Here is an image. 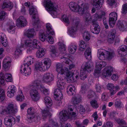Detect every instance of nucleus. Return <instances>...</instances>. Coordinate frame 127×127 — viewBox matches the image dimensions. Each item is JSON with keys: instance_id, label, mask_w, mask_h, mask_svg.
<instances>
[{"instance_id": "obj_14", "label": "nucleus", "mask_w": 127, "mask_h": 127, "mask_svg": "<svg viewBox=\"0 0 127 127\" xmlns=\"http://www.w3.org/2000/svg\"><path fill=\"white\" fill-rule=\"evenodd\" d=\"M15 120L12 116H8L6 117L4 119V123L7 127H11L12 124L15 123Z\"/></svg>"}, {"instance_id": "obj_3", "label": "nucleus", "mask_w": 127, "mask_h": 127, "mask_svg": "<svg viewBox=\"0 0 127 127\" xmlns=\"http://www.w3.org/2000/svg\"><path fill=\"white\" fill-rule=\"evenodd\" d=\"M25 44L28 48V51H30L34 48L39 50L36 53V56L38 58H41L45 55V49L40 47V44L36 39H34L33 40L28 39L25 41Z\"/></svg>"}, {"instance_id": "obj_41", "label": "nucleus", "mask_w": 127, "mask_h": 127, "mask_svg": "<svg viewBox=\"0 0 127 127\" xmlns=\"http://www.w3.org/2000/svg\"><path fill=\"white\" fill-rule=\"evenodd\" d=\"M91 50L89 47H88L86 49L84 53V55L86 59L89 60L90 59L91 57Z\"/></svg>"}, {"instance_id": "obj_13", "label": "nucleus", "mask_w": 127, "mask_h": 127, "mask_svg": "<svg viewBox=\"0 0 127 127\" xmlns=\"http://www.w3.org/2000/svg\"><path fill=\"white\" fill-rule=\"evenodd\" d=\"M27 117L28 119L30 120L29 121H35L37 119L36 116L34 115L35 113L34 109L32 107H30L27 110Z\"/></svg>"}, {"instance_id": "obj_27", "label": "nucleus", "mask_w": 127, "mask_h": 127, "mask_svg": "<svg viewBox=\"0 0 127 127\" xmlns=\"http://www.w3.org/2000/svg\"><path fill=\"white\" fill-rule=\"evenodd\" d=\"M61 58L62 59V61H63V63L64 64L65 63L66 64H69V63L70 64L69 67V69L70 70H71L72 68L74 67V65L71 64V61L69 59L66 58H65L64 57L63 58L61 57Z\"/></svg>"}, {"instance_id": "obj_64", "label": "nucleus", "mask_w": 127, "mask_h": 127, "mask_svg": "<svg viewBox=\"0 0 127 127\" xmlns=\"http://www.w3.org/2000/svg\"><path fill=\"white\" fill-rule=\"evenodd\" d=\"M62 19L63 21L67 23H69V20L67 16L65 15H64L62 17Z\"/></svg>"}, {"instance_id": "obj_47", "label": "nucleus", "mask_w": 127, "mask_h": 127, "mask_svg": "<svg viewBox=\"0 0 127 127\" xmlns=\"http://www.w3.org/2000/svg\"><path fill=\"white\" fill-rule=\"evenodd\" d=\"M26 64V63L25 64H23L21 65V67L20 69L21 72L23 74L24 73H25V72H26L25 70L26 69L27 67H28L29 66L28 64Z\"/></svg>"}, {"instance_id": "obj_44", "label": "nucleus", "mask_w": 127, "mask_h": 127, "mask_svg": "<svg viewBox=\"0 0 127 127\" xmlns=\"http://www.w3.org/2000/svg\"><path fill=\"white\" fill-rule=\"evenodd\" d=\"M77 48L76 45L71 44L69 47L68 50L70 53H73L76 51Z\"/></svg>"}, {"instance_id": "obj_24", "label": "nucleus", "mask_w": 127, "mask_h": 127, "mask_svg": "<svg viewBox=\"0 0 127 127\" xmlns=\"http://www.w3.org/2000/svg\"><path fill=\"white\" fill-rule=\"evenodd\" d=\"M113 70L112 67L110 66L106 67L104 70V76H105L106 77L110 76Z\"/></svg>"}, {"instance_id": "obj_55", "label": "nucleus", "mask_w": 127, "mask_h": 127, "mask_svg": "<svg viewBox=\"0 0 127 127\" xmlns=\"http://www.w3.org/2000/svg\"><path fill=\"white\" fill-rule=\"evenodd\" d=\"M92 106L94 108H96L98 107V105L97 104V101L95 100H92L90 102Z\"/></svg>"}, {"instance_id": "obj_39", "label": "nucleus", "mask_w": 127, "mask_h": 127, "mask_svg": "<svg viewBox=\"0 0 127 127\" xmlns=\"http://www.w3.org/2000/svg\"><path fill=\"white\" fill-rule=\"evenodd\" d=\"M50 51L51 52L53 56H57L59 55V53L56 50L55 47L52 45L50 46L49 47Z\"/></svg>"}, {"instance_id": "obj_31", "label": "nucleus", "mask_w": 127, "mask_h": 127, "mask_svg": "<svg viewBox=\"0 0 127 127\" xmlns=\"http://www.w3.org/2000/svg\"><path fill=\"white\" fill-rule=\"evenodd\" d=\"M88 72L87 71H85L84 69H81L80 76V79L82 80H84L87 77Z\"/></svg>"}, {"instance_id": "obj_46", "label": "nucleus", "mask_w": 127, "mask_h": 127, "mask_svg": "<svg viewBox=\"0 0 127 127\" xmlns=\"http://www.w3.org/2000/svg\"><path fill=\"white\" fill-rule=\"evenodd\" d=\"M5 98V92L2 89H0V102H1Z\"/></svg>"}, {"instance_id": "obj_43", "label": "nucleus", "mask_w": 127, "mask_h": 127, "mask_svg": "<svg viewBox=\"0 0 127 127\" xmlns=\"http://www.w3.org/2000/svg\"><path fill=\"white\" fill-rule=\"evenodd\" d=\"M10 65V62L7 59H5L3 64V67L4 69L9 68Z\"/></svg>"}, {"instance_id": "obj_20", "label": "nucleus", "mask_w": 127, "mask_h": 127, "mask_svg": "<svg viewBox=\"0 0 127 127\" xmlns=\"http://www.w3.org/2000/svg\"><path fill=\"white\" fill-rule=\"evenodd\" d=\"M115 54L114 51L112 50L110 52L105 50L104 51V57L105 59L111 60L114 56Z\"/></svg>"}, {"instance_id": "obj_49", "label": "nucleus", "mask_w": 127, "mask_h": 127, "mask_svg": "<svg viewBox=\"0 0 127 127\" xmlns=\"http://www.w3.org/2000/svg\"><path fill=\"white\" fill-rule=\"evenodd\" d=\"M109 17L110 18L117 20V14L115 12H112L109 14Z\"/></svg>"}, {"instance_id": "obj_52", "label": "nucleus", "mask_w": 127, "mask_h": 127, "mask_svg": "<svg viewBox=\"0 0 127 127\" xmlns=\"http://www.w3.org/2000/svg\"><path fill=\"white\" fill-rule=\"evenodd\" d=\"M107 88L110 91V94L111 95V91L113 90L114 88V85L113 84L109 83L107 85Z\"/></svg>"}, {"instance_id": "obj_25", "label": "nucleus", "mask_w": 127, "mask_h": 127, "mask_svg": "<svg viewBox=\"0 0 127 127\" xmlns=\"http://www.w3.org/2000/svg\"><path fill=\"white\" fill-rule=\"evenodd\" d=\"M8 31L12 33H14L15 32V26L13 22L11 21L7 24Z\"/></svg>"}, {"instance_id": "obj_57", "label": "nucleus", "mask_w": 127, "mask_h": 127, "mask_svg": "<svg viewBox=\"0 0 127 127\" xmlns=\"http://www.w3.org/2000/svg\"><path fill=\"white\" fill-rule=\"evenodd\" d=\"M6 14L5 12L4 11H1L0 13V21L3 20L6 16Z\"/></svg>"}, {"instance_id": "obj_23", "label": "nucleus", "mask_w": 127, "mask_h": 127, "mask_svg": "<svg viewBox=\"0 0 127 127\" xmlns=\"http://www.w3.org/2000/svg\"><path fill=\"white\" fill-rule=\"evenodd\" d=\"M116 33L115 30H112L111 31L108 35V41L109 43H112L113 42Z\"/></svg>"}, {"instance_id": "obj_15", "label": "nucleus", "mask_w": 127, "mask_h": 127, "mask_svg": "<svg viewBox=\"0 0 127 127\" xmlns=\"http://www.w3.org/2000/svg\"><path fill=\"white\" fill-rule=\"evenodd\" d=\"M42 71H45L47 70L50 67L51 64V61L49 59L45 58L42 61Z\"/></svg>"}, {"instance_id": "obj_29", "label": "nucleus", "mask_w": 127, "mask_h": 127, "mask_svg": "<svg viewBox=\"0 0 127 127\" xmlns=\"http://www.w3.org/2000/svg\"><path fill=\"white\" fill-rule=\"evenodd\" d=\"M59 46V49L60 51L61 54H65L66 53L65 45L63 43L59 42L58 43Z\"/></svg>"}, {"instance_id": "obj_34", "label": "nucleus", "mask_w": 127, "mask_h": 127, "mask_svg": "<svg viewBox=\"0 0 127 127\" xmlns=\"http://www.w3.org/2000/svg\"><path fill=\"white\" fill-rule=\"evenodd\" d=\"M13 7V4L11 2L7 0H4L3 1L2 8L4 9L5 8L9 7L10 8H11Z\"/></svg>"}, {"instance_id": "obj_18", "label": "nucleus", "mask_w": 127, "mask_h": 127, "mask_svg": "<svg viewBox=\"0 0 127 127\" xmlns=\"http://www.w3.org/2000/svg\"><path fill=\"white\" fill-rule=\"evenodd\" d=\"M27 22L23 16H20L18 19L16 25L17 26L24 27L27 24Z\"/></svg>"}, {"instance_id": "obj_54", "label": "nucleus", "mask_w": 127, "mask_h": 127, "mask_svg": "<svg viewBox=\"0 0 127 127\" xmlns=\"http://www.w3.org/2000/svg\"><path fill=\"white\" fill-rule=\"evenodd\" d=\"M21 49H20L19 47L17 48L14 54L15 58H17L18 57L19 55L21 54Z\"/></svg>"}, {"instance_id": "obj_45", "label": "nucleus", "mask_w": 127, "mask_h": 127, "mask_svg": "<svg viewBox=\"0 0 127 127\" xmlns=\"http://www.w3.org/2000/svg\"><path fill=\"white\" fill-rule=\"evenodd\" d=\"M83 37L85 40L88 41L90 39V34L88 32L85 31L83 34Z\"/></svg>"}, {"instance_id": "obj_61", "label": "nucleus", "mask_w": 127, "mask_h": 127, "mask_svg": "<svg viewBox=\"0 0 127 127\" xmlns=\"http://www.w3.org/2000/svg\"><path fill=\"white\" fill-rule=\"evenodd\" d=\"M115 105L116 107L119 108H121L123 106L121 101L120 100L115 102Z\"/></svg>"}, {"instance_id": "obj_28", "label": "nucleus", "mask_w": 127, "mask_h": 127, "mask_svg": "<svg viewBox=\"0 0 127 127\" xmlns=\"http://www.w3.org/2000/svg\"><path fill=\"white\" fill-rule=\"evenodd\" d=\"M75 86L70 85L68 87L67 89V93L70 95H72L75 94Z\"/></svg>"}, {"instance_id": "obj_33", "label": "nucleus", "mask_w": 127, "mask_h": 127, "mask_svg": "<svg viewBox=\"0 0 127 127\" xmlns=\"http://www.w3.org/2000/svg\"><path fill=\"white\" fill-rule=\"evenodd\" d=\"M9 91L7 92L8 96L10 97H13L14 95L15 91V87L14 86H11L9 88H8Z\"/></svg>"}, {"instance_id": "obj_10", "label": "nucleus", "mask_w": 127, "mask_h": 127, "mask_svg": "<svg viewBox=\"0 0 127 127\" xmlns=\"http://www.w3.org/2000/svg\"><path fill=\"white\" fill-rule=\"evenodd\" d=\"M29 11L31 15L33 14L32 16L33 21H34L35 25L37 24L39 22V20L36 9L33 6H32L30 8Z\"/></svg>"}, {"instance_id": "obj_58", "label": "nucleus", "mask_w": 127, "mask_h": 127, "mask_svg": "<svg viewBox=\"0 0 127 127\" xmlns=\"http://www.w3.org/2000/svg\"><path fill=\"white\" fill-rule=\"evenodd\" d=\"M122 10L123 13L126 14L127 13V3H126L123 5Z\"/></svg>"}, {"instance_id": "obj_2", "label": "nucleus", "mask_w": 127, "mask_h": 127, "mask_svg": "<svg viewBox=\"0 0 127 127\" xmlns=\"http://www.w3.org/2000/svg\"><path fill=\"white\" fill-rule=\"evenodd\" d=\"M40 83V82L38 80L35 81L31 86V88L32 89L30 91V95L32 100L34 101L39 100L40 97L39 94L35 88L37 89H40L41 92H43L45 95H48V94L47 90L45 89L43 86Z\"/></svg>"}, {"instance_id": "obj_62", "label": "nucleus", "mask_w": 127, "mask_h": 127, "mask_svg": "<svg viewBox=\"0 0 127 127\" xmlns=\"http://www.w3.org/2000/svg\"><path fill=\"white\" fill-rule=\"evenodd\" d=\"M115 120L119 125H125L126 123L123 120H120L119 119H115Z\"/></svg>"}, {"instance_id": "obj_63", "label": "nucleus", "mask_w": 127, "mask_h": 127, "mask_svg": "<svg viewBox=\"0 0 127 127\" xmlns=\"http://www.w3.org/2000/svg\"><path fill=\"white\" fill-rule=\"evenodd\" d=\"M46 39L49 43L50 44L53 43L54 42V39L52 36L48 35V36Z\"/></svg>"}, {"instance_id": "obj_30", "label": "nucleus", "mask_w": 127, "mask_h": 127, "mask_svg": "<svg viewBox=\"0 0 127 127\" xmlns=\"http://www.w3.org/2000/svg\"><path fill=\"white\" fill-rule=\"evenodd\" d=\"M35 33L34 30L33 28L29 29L27 31L25 35L28 38H32L34 36Z\"/></svg>"}, {"instance_id": "obj_21", "label": "nucleus", "mask_w": 127, "mask_h": 127, "mask_svg": "<svg viewBox=\"0 0 127 127\" xmlns=\"http://www.w3.org/2000/svg\"><path fill=\"white\" fill-rule=\"evenodd\" d=\"M54 97L55 100H60L63 98V95L61 91L59 89H56L54 92Z\"/></svg>"}, {"instance_id": "obj_37", "label": "nucleus", "mask_w": 127, "mask_h": 127, "mask_svg": "<svg viewBox=\"0 0 127 127\" xmlns=\"http://www.w3.org/2000/svg\"><path fill=\"white\" fill-rule=\"evenodd\" d=\"M9 113H15L16 112L17 109H15L14 107V105L12 104H9L6 109Z\"/></svg>"}, {"instance_id": "obj_7", "label": "nucleus", "mask_w": 127, "mask_h": 127, "mask_svg": "<svg viewBox=\"0 0 127 127\" xmlns=\"http://www.w3.org/2000/svg\"><path fill=\"white\" fill-rule=\"evenodd\" d=\"M46 34H44L42 30H40L39 32V38L42 41H44L47 38L48 35H53L54 32L53 31L51 28V26L49 23H47L46 25Z\"/></svg>"}, {"instance_id": "obj_51", "label": "nucleus", "mask_w": 127, "mask_h": 127, "mask_svg": "<svg viewBox=\"0 0 127 127\" xmlns=\"http://www.w3.org/2000/svg\"><path fill=\"white\" fill-rule=\"evenodd\" d=\"M103 15V14H98L96 13H95L94 15V20L95 21H97L99 19L102 18Z\"/></svg>"}, {"instance_id": "obj_50", "label": "nucleus", "mask_w": 127, "mask_h": 127, "mask_svg": "<svg viewBox=\"0 0 127 127\" xmlns=\"http://www.w3.org/2000/svg\"><path fill=\"white\" fill-rule=\"evenodd\" d=\"M21 94L19 95H17V96L16 99L17 101L21 102L25 98L24 96L23 95L22 91H21Z\"/></svg>"}, {"instance_id": "obj_4", "label": "nucleus", "mask_w": 127, "mask_h": 127, "mask_svg": "<svg viewBox=\"0 0 127 127\" xmlns=\"http://www.w3.org/2000/svg\"><path fill=\"white\" fill-rule=\"evenodd\" d=\"M74 108L72 105L69 106L68 107V112L66 110H63L59 113V117L60 120L62 122L67 120L69 118V115L71 116L72 118L75 120L77 118L76 113L73 111Z\"/></svg>"}, {"instance_id": "obj_56", "label": "nucleus", "mask_w": 127, "mask_h": 127, "mask_svg": "<svg viewBox=\"0 0 127 127\" xmlns=\"http://www.w3.org/2000/svg\"><path fill=\"white\" fill-rule=\"evenodd\" d=\"M116 20L114 19L109 18V23L111 28H112L114 26Z\"/></svg>"}, {"instance_id": "obj_6", "label": "nucleus", "mask_w": 127, "mask_h": 127, "mask_svg": "<svg viewBox=\"0 0 127 127\" xmlns=\"http://www.w3.org/2000/svg\"><path fill=\"white\" fill-rule=\"evenodd\" d=\"M44 4L46 10L50 12V13L54 18L56 17L58 14L57 8L54 7L51 1L50 0H45Z\"/></svg>"}, {"instance_id": "obj_40", "label": "nucleus", "mask_w": 127, "mask_h": 127, "mask_svg": "<svg viewBox=\"0 0 127 127\" xmlns=\"http://www.w3.org/2000/svg\"><path fill=\"white\" fill-rule=\"evenodd\" d=\"M89 45H87L83 41H81L80 44L79 45V50L81 51H83L85 50L86 47H88Z\"/></svg>"}, {"instance_id": "obj_32", "label": "nucleus", "mask_w": 127, "mask_h": 127, "mask_svg": "<svg viewBox=\"0 0 127 127\" xmlns=\"http://www.w3.org/2000/svg\"><path fill=\"white\" fill-rule=\"evenodd\" d=\"M101 0H94L93 5L97 9H99L102 7V4L101 3Z\"/></svg>"}, {"instance_id": "obj_16", "label": "nucleus", "mask_w": 127, "mask_h": 127, "mask_svg": "<svg viewBox=\"0 0 127 127\" xmlns=\"http://www.w3.org/2000/svg\"><path fill=\"white\" fill-rule=\"evenodd\" d=\"M51 108L50 106H47L46 108L43 110H41V113L42 118L44 120L48 116L51 117L52 116V114L50 113L49 111Z\"/></svg>"}, {"instance_id": "obj_60", "label": "nucleus", "mask_w": 127, "mask_h": 127, "mask_svg": "<svg viewBox=\"0 0 127 127\" xmlns=\"http://www.w3.org/2000/svg\"><path fill=\"white\" fill-rule=\"evenodd\" d=\"M26 72L24 73L23 74L25 76H27L31 74V69L30 67H27L25 70Z\"/></svg>"}, {"instance_id": "obj_53", "label": "nucleus", "mask_w": 127, "mask_h": 127, "mask_svg": "<svg viewBox=\"0 0 127 127\" xmlns=\"http://www.w3.org/2000/svg\"><path fill=\"white\" fill-rule=\"evenodd\" d=\"M115 90L113 89V90L112 91L111 93V95H113L115 94L117 91H119L120 88V86L118 85H116L115 86H114Z\"/></svg>"}, {"instance_id": "obj_19", "label": "nucleus", "mask_w": 127, "mask_h": 127, "mask_svg": "<svg viewBox=\"0 0 127 127\" xmlns=\"http://www.w3.org/2000/svg\"><path fill=\"white\" fill-rule=\"evenodd\" d=\"M54 79L53 75L49 73H47L44 74L43 77V80L46 83H50Z\"/></svg>"}, {"instance_id": "obj_22", "label": "nucleus", "mask_w": 127, "mask_h": 127, "mask_svg": "<svg viewBox=\"0 0 127 127\" xmlns=\"http://www.w3.org/2000/svg\"><path fill=\"white\" fill-rule=\"evenodd\" d=\"M65 77H63V78L60 77L58 79L57 82V85L58 88L60 89H63L65 84Z\"/></svg>"}, {"instance_id": "obj_17", "label": "nucleus", "mask_w": 127, "mask_h": 127, "mask_svg": "<svg viewBox=\"0 0 127 127\" xmlns=\"http://www.w3.org/2000/svg\"><path fill=\"white\" fill-rule=\"evenodd\" d=\"M90 29L92 32L96 34L99 33L100 30V26L95 22L93 23L91 26Z\"/></svg>"}, {"instance_id": "obj_1", "label": "nucleus", "mask_w": 127, "mask_h": 127, "mask_svg": "<svg viewBox=\"0 0 127 127\" xmlns=\"http://www.w3.org/2000/svg\"><path fill=\"white\" fill-rule=\"evenodd\" d=\"M69 6L72 11L75 12H78L81 15L84 14L86 22H88L90 20L91 17L89 12V6L88 3H82L81 4L80 7L77 3L71 2L69 3Z\"/></svg>"}, {"instance_id": "obj_9", "label": "nucleus", "mask_w": 127, "mask_h": 127, "mask_svg": "<svg viewBox=\"0 0 127 127\" xmlns=\"http://www.w3.org/2000/svg\"><path fill=\"white\" fill-rule=\"evenodd\" d=\"M7 82H10L12 80V76L10 74H4L2 73H0V83L3 84H4V80Z\"/></svg>"}, {"instance_id": "obj_48", "label": "nucleus", "mask_w": 127, "mask_h": 127, "mask_svg": "<svg viewBox=\"0 0 127 127\" xmlns=\"http://www.w3.org/2000/svg\"><path fill=\"white\" fill-rule=\"evenodd\" d=\"M42 62H39L36 64L35 65V68L37 70H38L40 71H42Z\"/></svg>"}, {"instance_id": "obj_59", "label": "nucleus", "mask_w": 127, "mask_h": 127, "mask_svg": "<svg viewBox=\"0 0 127 127\" xmlns=\"http://www.w3.org/2000/svg\"><path fill=\"white\" fill-rule=\"evenodd\" d=\"M95 95V93L93 91L90 90L88 92L87 97L88 98H90L94 96Z\"/></svg>"}, {"instance_id": "obj_38", "label": "nucleus", "mask_w": 127, "mask_h": 127, "mask_svg": "<svg viewBox=\"0 0 127 127\" xmlns=\"http://www.w3.org/2000/svg\"><path fill=\"white\" fill-rule=\"evenodd\" d=\"M44 102L46 107L47 106L48 107L50 106L51 107L52 105V100L49 97L46 96L44 97Z\"/></svg>"}, {"instance_id": "obj_35", "label": "nucleus", "mask_w": 127, "mask_h": 127, "mask_svg": "<svg viewBox=\"0 0 127 127\" xmlns=\"http://www.w3.org/2000/svg\"><path fill=\"white\" fill-rule=\"evenodd\" d=\"M82 67L83 68H82L81 69H84L85 71H87L88 72L91 71L92 66L89 62H86L84 63L82 65Z\"/></svg>"}, {"instance_id": "obj_5", "label": "nucleus", "mask_w": 127, "mask_h": 127, "mask_svg": "<svg viewBox=\"0 0 127 127\" xmlns=\"http://www.w3.org/2000/svg\"><path fill=\"white\" fill-rule=\"evenodd\" d=\"M56 67V70L59 73H61L62 75L63 74H65L66 77V78L65 79L67 82L70 83L72 81L73 79V74L69 71L67 68L64 67L63 68L62 65L60 63L57 64Z\"/></svg>"}, {"instance_id": "obj_26", "label": "nucleus", "mask_w": 127, "mask_h": 127, "mask_svg": "<svg viewBox=\"0 0 127 127\" xmlns=\"http://www.w3.org/2000/svg\"><path fill=\"white\" fill-rule=\"evenodd\" d=\"M117 25L118 29L120 31L124 32L127 31V23H123L118 22Z\"/></svg>"}, {"instance_id": "obj_12", "label": "nucleus", "mask_w": 127, "mask_h": 127, "mask_svg": "<svg viewBox=\"0 0 127 127\" xmlns=\"http://www.w3.org/2000/svg\"><path fill=\"white\" fill-rule=\"evenodd\" d=\"M125 43L127 45V36L125 40ZM118 52L120 57H123L127 54V46L125 45L120 46L118 49Z\"/></svg>"}, {"instance_id": "obj_11", "label": "nucleus", "mask_w": 127, "mask_h": 127, "mask_svg": "<svg viewBox=\"0 0 127 127\" xmlns=\"http://www.w3.org/2000/svg\"><path fill=\"white\" fill-rule=\"evenodd\" d=\"M103 64V62L102 61L100 62L98 64H96L95 68V73H94V75L95 77H98L101 76V74L102 75H103V72L101 73L100 71Z\"/></svg>"}, {"instance_id": "obj_36", "label": "nucleus", "mask_w": 127, "mask_h": 127, "mask_svg": "<svg viewBox=\"0 0 127 127\" xmlns=\"http://www.w3.org/2000/svg\"><path fill=\"white\" fill-rule=\"evenodd\" d=\"M81 100V99L80 97L75 96L72 97V103L73 105H75L79 103Z\"/></svg>"}, {"instance_id": "obj_8", "label": "nucleus", "mask_w": 127, "mask_h": 127, "mask_svg": "<svg viewBox=\"0 0 127 127\" xmlns=\"http://www.w3.org/2000/svg\"><path fill=\"white\" fill-rule=\"evenodd\" d=\"M80 20L79 19L74 20L72 24V26L69 28L68 32L69 35L72 37L75 34V32L77 29L81 27Z\"/></svg>"}, {"instance_id": "obj_42", "label": "nucleus", "mask_w": 127, "mask_h": 127, "mask_svg": "<svg viewBox=\"0 0 127 127\" xmlns=\"http://www.w3.org/2000/svg\"><path fill=\"white\" fill-rule=\"evenodd\" d=\"M0 40L2 44L5 47L7 45L8 42L5 37L3 36L2 35H0Z\"/></svg>"}]
</instances>
